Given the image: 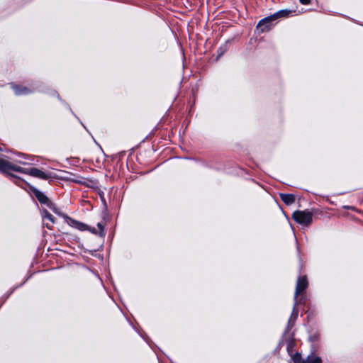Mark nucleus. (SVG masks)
<instances>
[{
  "instance_id": "nucleus-12",
  "label": "nucleus",
  "mask_w": 363,
  "mask_h": 363,
  "mask_svg": "<svg viewBox=\"0 0 363 363\" xmlns=\"http://www.w3.org/2000/svg\"><path fill=\"white\" fill-rule=\"evenodd\" d=\"M43 219H48L49 220L52 224L57 223L55 221V218L51 215L48 211L44 210L43 211Z\"/></svg>"
},
{
  "instance_id": "nucleus-14",
  "label": "nucleus",
  "mask_w": 363,
  "mask_h": 363,
  "mask_svg": "<svg viewBox=\"0 0 363 363\" xmlns=\"http://www.w3.org/2000/svg\"><path fill=\"white\" fill-rule=\"evenodd\" d=\"M92 233L99 235L101 237L105 235L104 228H88Z\"/></svg>"
},
{
  "instance_id": "nucleus-3",
  "label": "nucleus",
  "mask_w": 363,
  "mask_h": 363,
  "mask_svg": "<svg viewBox=\"0 0 363 363\" xmlns=\"http://www.w3.org/2000/svg\"><path fill=\"white\" fill-rule=\"evenodd\" d=\"M20 169L21 171H18V172L23 173L26 174L30 175L34 177H37L42 179H48L51 178V174L50 173H46L43 171H41L39 169L37 168H28V169H24L20 167Z\"/></svg>"
},
{
  "instance_id": "nucleus-4",
  "label": "nucleus",
  "mask_w": 363,
  "mask_h": 363,
  "mask_svg": "<svg viewBox=\"0 0 363 363\" xmlns=\"http://www.w3.org/2000/svg\"><path fill=\"white\" fill-rule=\"evenodd\" d=\"M274 13L269 16H267L261 21L257 24V28H259L262 32L268 30L272 25L273 21L277 20Z\"/></svg>"
},
{
  "instance_id": "nucleus-11",
  "label": "nucleus",
  "mask_w": 363,
  "mask_h": 363,
  "mask_svg": "<svg viewBox=\"0 0 363 363\" xmlns=\"http://www.w3.org/2000/svg\"><path fill=\"white\" fill-rule=\"evenodd\" d=\"M291 13V11L285 9V10H281V11H277V13H274V15H275L276 18L278 19L279 18L288 17Z\"/></svg>"
},
{
  "instance_id": "nucleus-10",
  "label": "nucleus",
  "mask_w": 363,
  "mask_h": 363,
  "mask_svg": "<svg viewBox=\"0 0 363 363\" xmlns=\"http://www.w3.org/2000/svg\"><path fill=\"white\" fill-rule=\"evenodd\" d=\"M305 363H322V359L319 357L311 354L305 359Z\"/></svg>"
},
{
  "instance_id": "nucleus-9",
  "label": "nucleus",
  "mask_w": 363,
  "mask_h": 363,
  "mask_svg": "<svg viewBox=\"0 0 363 363\" xmlns=\"http://www.w3.org/2000/svg\"><path fill=\"white\" fill-rule=\"evenodd\" d=\"M63 218L65 220V222L67 225H70V226H77V227H87L86 225H84V224H82V223H79V222L67 217V216H63Z\"/></svg>"
},
{
  "instance_id": "nucleus-15",
  "label": "nucleus",
  "mask_w": 363,
  "mask_h": 363,
  "mask_svg": "<svg viewBox=\"0 0 363 363\" xmlns=\"http://www.w3.org/2000/svg\"><path fill=\"white\" fill-rule=\"evenodd\" d=\"M108 225V223H107L106 222L104 223H99L97 224V227L99 228H101V227H104L105 225Z\"/></svg>"
},
{
  "instance_id": "nucleus-1",
  "label": "nucleus",
  "mask_w": 363,
  "mask_h": 363,
  "mask_svg": "<svg viewBox=\"0 0 363 363\" xmlns=\"http://www.w3.org/2000/svg\"><path fill=\"white\" fill-rule=\"evenodd\" d=\"M292 218L297 223L308 225L311 223L313 213L308 210L296 211L293 213Z\"/></svg>"
},
{
  "instance_id": "nucleus-13",
  "label": "nucleus",
  "mask_w": 363,
  "mask_h": 363,
  "mask_svg": "<svg viewBox=\"0 0 363 363\" xmlns=\"http://www.w3.org/2000/svg\"><path fill=\"white\" fill-rule=\"evenodd\" d=\"M292 359L294 363H305V359H303L301 354L298 352H296Z\"/></svg>"
},
{
  "instance_id": "nucleus-16",
  "label": "nucleus",
  "mask_w": 363,
  "mask_h": 363,
  "mask_svg": "<svg viewBox=\"0 0 363 363\" xmlns=\"http://www.w3.org/2000/svg\"><path fill=\"white\" fill-rule=\"evenodd\" d=\"M300 2H301L302 4H309L310 0H300Z\"/></svg>"
},
{
  "instance_id": "nucleus-5",
  "label": "nucleus",
  "mask_w": 363,
  "mask_h": 363,
  "mask_svg": "<svg viewBox=\"0 0 363 363\" xmlns=\"http://www.w3.org/2000/svg\"><path fill=\"white\" fill-rule=\"evenodd\" d=\"M308 283L306 276L298 277L296 283L295 297L303 292L308 287Z\"/></svg>"
},
{
  "instance_id": "nucleus-6",
  "label": "nucleus",
  "mask_w": 363,
  "mask_h": 363,
  "mask_svg": "<svg viewBox=\"0 0 363 363\" xmlns=\"http://www.w3.org/2000/svg\"><path fill=\"white\" fill-rule=\"evenodd\" d=\"M32 192L40 203L46 204L48 206H52L49 199L38 189L32 188Z\"/></svg>"
},
{
  "instance_id": "nucleus-7",
  "label": "nucleus",
  "mask_w": 363,
  "mask_h": 363,
  "mask_svg": "<svg viewBox=\"0 0 363 363\" xmlns=\"http://www.w3.org/2000/svg\"><path fill=\"white\" fill-rule=\"evenodd\" d=\"M11 88L16 95L28 94L31 92V90L28 87L21 85L11 84Z\"/></svg>"
},
{
  "instance_id": "nucleus-8",
  "label": "nucleus",
  "mask_w": 363,
  "mask_h": 363,
  "mask_svg": "<svg viewBox=\"0 0 363 363\" xmlns=\"http://www.w3.org/2000/svg\"><path fill=\"white\" fill-rule=\"evenodd\" d=\"M279 196L281 201L286 205L289 206L295 202V196L290 194H280Z\"/></svg>"
},
{
  "instance_id": "nucleus-2",
  "label": "nucleus",
  "mask_w": 363,
  "mask_h": 363,
  "mask_svg": "<svg viewBox=\"0 0 363 363\" xmlns=\"http://www.w3.org/2000/svg\"><path fill=\"white\" fill-rule=\"evenodd\" d=\"M10 170L17 172L18 171H21L19 166L14 165L10 162L0 158V172L6 174L10 177L17 179V177L9 172ZM18 179H19L18 178Z\"/></svg>"
}]
</instances>
